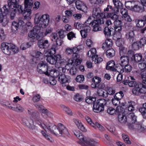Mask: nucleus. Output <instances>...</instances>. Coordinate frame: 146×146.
Listing matches in <instances>:
<instances>
[{
  "label": "nucleus",
  "instance_id": "f257e3e1",
  "mask_svg": "<svg viewBox=\"0 0 146 146\" xmlns=\"http://www.w3.org/2000/svg\"><path fill=\"white\" fill-rule=\"evenodd\" d=\"M19 0H9L8 5H5L3 7V13L5 15H8L10 11V9L17 8V11L19 13H22L23 8L21 5H19Z\"/></svg>",
  "mask_w": 146,
  "mask_h": 146
},
{
  "label": "nucleus",
  "instance_id": "f03ea898",
  "mask_svg": "<svg viewBox=\"0 0 146 146\" xmlns=\"http://www.w3.org/2000/svg\"><path fill=\"white\" fill-rule=\"evenodd\" d=\"M91 20V18H88L84 24L81 23L80 22H76L74 24V27L75 28L78 30L82 29L80 31V33L82 37L84 38H85L87 36L88 33L90 31L91 28L88 25V22Z\"/></svg>",
  "mask_w": 146,
  "mask_h": 146
},
{
  "label": "nucleus",
  "instance_id": "7ed1b4c3",
  "mask_svg": "<svg viewBox=\"0 0 146 146\" xmlns=\"http://www.w3.org/2000/svg\"><path fill=\"white\" fill-rule=\"evenodd\" d=\"M50 21V16L48 14H44L40 17L36 16L35 19L36 24H39L42 28L48 26Z\"/></svg>",
  "mask_w": 146,
  "mask_h": 146
},
{
  "label": "nucleus",
  "instance_id": "20e7f679",
  "mask_svg": "<svg viewBox=\"0 0 146 146\" xmlns=\"http://www.w3.org/2000/svg\"><path fill=\"white\" fill-rule=\"evenodd\" d=\"M24 12L23 13V16L25 20L27 21H29L31 19V9L32 7L33 3L29 2V0H25Z\"/></svg>",
  "mask_w": 146,
  "mask_h": 146
},
{
  "label": "nucleus",
  "instance_id": "39448f33",
  "mask_svg": "<svg viewBox=\"0 0 146 146\" xmlns=\"http://www.w3.org/2000/svg\"><path fill=\"white\" fill-rule=\"evenodd\" d=\"M57 131H56L55 135L66 137L68 136L69 133L67 128L63 125L59 123L57 128Z\"/></svg>",
  "mask_w": 146,
  "mask_h": 146
},
{
  "label": "nucleus",
  "instance_id": "423d86ee",
  "mask_svg": "<svg viewBox=\"0 0 146 146\" xmlns=\"http://www.w3.org/2000/svg\"><path fill=\"white\" fill-rule=\"evenodd\" d=\"M50 68L48 67L47 64L45 62L42 61L38 64L37 70L40 74H45L48 75L49 70Z\"/></svg>",
  "mask_w": 146,
  "mask_h": 146
},
{
  "label": "nucleus",
  "instance_id": "0eeeda50",
  "mask_svg": "<svg viewBox=\"0 0 146 146\" xmlns=\"http://www.w3.org/2000/svg\"><path fill=\"white\" fill-rule=\"evenodd\" d=\"M91 21V20L89 21V22H88V25L89 26L90 25H91L92 26L93 28V30L94 31H97L101 30L102 28L100 25L104 23V21L103 19H98L95 20L92 22L90 21Z\"/></svg>",
  "mask_w": 146,
  "mask_h": 146
},
{
  "label": "nucleus",
  "instance_id": "6e6552de",
  "mask_svg": "<svg viewBox=\"0 0 146 146\" xmlns=\"http://www.w3.org/2000/svg\"><path fill=\"white\" fill-rule=\"evenodd\" d=\"M11 104V102H7L5 104H3V105L7 108L17 111L23 112L24 111V108L20 104H13V106H10Z\"/></svg>",
  "mask_w": 146,
  "mask_h": 146
},
{
  "label": "nucleus",
  "instance_id": "1a4fd4ad",
  "mask_svg": "<svg viewBox=\"0 0 146 146\" xmlns=\"http://www.w3.org/2000/svg\"><path fill=\"white\" fill-rule=\"evenodd\" d=\"M132 92L133 94L137 96L145 94H146V85L142 84L136 85L133 88Z\"/></svg>",
  "mask_w": 146,
  "mask_h": 146
},
{
  "label": "nucleus",
  "instance_id": "9d476101",
  "mask_svg": "<svg viewBox=\"0 0 146 146\" xmlns=\"http://www.w3.org/2000/svg\"><path fill=\"white\" fill-rule=\"evenodd\" d=\"M39 124L38 125H40L45 131L49 130L52 134L55 135L57 131V127L54 124L50 123H46V125L42 124L41 123V124Z\"/></svg>",
  "mask_w": 146,
  "mask_h": 146
},
{
  "label": "nucleus",
  "instance_id": "9b49d317",
  "mask_svg": "<svg viewBox=\"0 0 146 146\" xmlns=\"http://www.w3.org/2000/svg\"><path fill=\"white\" fill-rule=\"evenodd\" d=\"M22 123L26 127L30 129L34 130L35 129V126L34 125L33 120L29 117L26 116L22 118Z\"/></svg>",
  "mask_w": 146,
  "mask_h": 146
},
{
  "label": "nucleus",
  "instance_id": "f8f14e48",
  "mask_svg": "<svg viewBox=\"0 0 146 146\" xmlns=\"http://www.w3.org/2000/svg\"><path fill=\"white\" fill-rule=\"evenodd\" d=\"M128 117L127 125L129 128L131 129H135L134 124H136L137 117L133 113L131 112L128 114Z\"/></svg>",
  "mask_w": 146,
  "mask_h": 146
},
{
  "label": "nucleus",
  "instance_id": "ddd939ff",
  "mask_svg": "<svg viewBox=\"0 0 146 146\" xmlns=\"http://www.w3.org/2000/svg\"><path fill=\"white\" fill-rule=\"evenodd\" d=\"M28 113L33 118L35 122L38 124H41V120L40 119L39 113L33 109L28 108L27 109Z\"/></svg>",
  "mask_w": 146,
  "mask_h": 146
},
{
  "label": "nucleus",
  "instance_id": "4468645a",
  "mask_svg": "<svg viewBox=\"0 0 146 146\" xmlns=\"http://www.w3.org/2000/svg\"><path fill=\"white\" fill-rule=\"evenodd\" d=\"M43 35L41 33L39 34H37L34 32L31 31L28 34L29 39L32 42H34L39 39L43 38Z\"/></svg>",
  "mask_w": 146,
  "mask_h": 146
},
{
  "label": "nucleus",
  "instance_id": "2eb2a0df",
  "mask_svg": "<svg viewBox=\"0 0 146 146\" xmlns=\"http://www.w3.org/2000/svg\"><path fill=\"white\" fill-rule=\"evenodd\" d=\"M7 48L9 52L6 54L10 55V54H15L18 52V48L13 44L11 43H7Z\"/></svg>",
  "mask_w": 146,
  "mask_h": 146
},
{
  "label": "nucleus",
  "instance_id": "dca6fc26",
  "mask_svg": "<svg viewBox=\"0 0 146 146\" xmlns=\"http://www.w3.org/2000/svg\"><path fill=\"white\" fill-rule=\"evenodd\" d=\"M61 58V56L59 54L54 56H48L46 58L47 61L52 64H56L57 61H59Z\"/></svg>",
  "mask_w": 146,
  "mask_h": 146
},
{
  "label": "nucleus",
  "instance_id": "f3484780",
  "mask_svg": "<svg viewBox=\"0 0 146 146\" xmlns=\"http://www.w3.org/2000/svg\"><path fill=\"white\" fill-rule=\"evenodd\" d=\"M82 142V145L83 146H87V145L91 143V145L93 146L95 143V141L92 139L90 140H85L84 138V136L82 133L77 137Z\"/></svg>",
  "mask_w": 146,
  "mask_h": 146
},
{
  "label": "nucleus",
  "instance_id": "a211bd4d",
  "mask_svg": "<svg viewBox=\"0 0 146 146\" xmlns=\"http://www.w3.org/2000/svg\"><path fill=\"white\" fill-rule=\"evenodd\" d=\"M135 35L133 31L127 32L125 35L126 39L130 42H133L135 40Z\"/></svg>",
  "mask_w": 146,
  "mask_h": 146
},
{
  "label": "nucleus",
  "instance_id": "6ab92c4d",
  "mask_svg": "<svg viewBox=\"0 0 146 146\" xmlns=\"http://www.w3.org/2000/svg\"><path fill=\"white\" fill-rule=\"evenodd\" d=\"M76 5L77 9L86 13L87 12V7L85 4L80 0L77 1L76 2Z\"/></svg>",
  "mask_w": 146,
  "mask_h": 146
},
{
  "label": "nucleus",
  "instance_id": "aec40b11",
  "mask_svg": "<svg viewBox=\"0 0 146 146\" xmlns=\"http://www.w3.org/2000/svg\"><path fill=\"white\" fill-rule=\"evenodd\" d=\"M103 13L100 9L96 8L93 10L92 15L94 18L100 19V18L102 17Z\"/></svg>",
  "mask_w": 146,
  "mask_h": 146
},
{
  "label": "nucleus",
  "instance_id": "412c9836",
  "mask_svg": "<svg viewBox=\"0 0 146 146\" xmlns=\"http://www.w3.org/2000/svg\"><path fill=\"white\" fill-rule=\"evenodd\" d=\"M48 75L47 76H50L52 77L57 78L61 74L60 71L58 69L56 70L53 68H50L49 70Z\"/></svg>",
  "mask_w": 146,
  "mask_h": 146
},
{
  "label": "nucleus",
  "instance_id": "4be33fe9",
  "mask_svg": "<svg viewBox=\"0 0 146 146\" xmlns=\"http://www.w3.org/2000/svg\"><path fill=\"white\" fill-rule=\"evenodd\" d=\"M8 20L6 16H4L1 9L0 8V23H1L4 27L7 25Z\"/></svg>",
  "mask_w": 146,
  "mask_h": 146
},
{
  "label": "nucleus",
  "instance_id": "5701e85b",
  "mask_svg": "<svg viewBox=\"0 0 146 146\" xmlns=\"http://www.w3.org/2000/svg\"><path fill=\"white\" fill-rule=\"evenodd\" d=\"M70 78L69 76L66 75L65 74H61L59 76L58 80L60 83L63 84L68 82Z\"/></svg>",
  "mask_w": 146,
  "mask_h": 146
},
{
  "label": "nucleus",
  "instance_id": "b1692460",
  "mask_svg": "<svg viewBox=\"0 0 146 146\" xmlns=\"http://www.w3.org/2000/svg\"><path fill=\"white\" fill-rule=\"evenodd\" d=\"M136 73L138 76H140L142 79V83L146 84V70H137L136 71Z\"/></svg>",
  "mask_w": 146,
  "mask_h": 146
},
{
  "label": "nucleus",
  "instance_id": "393cba45",
  "mask_svg": "<svg viewBox=\"0 0 146 146\" xmlns=\"http://www.w3.org/2000/svg\"><path fill=\"white\" fill-rule=\"evenodd\" d=\"M129 59L127 56H122L120 58L119 61V65L120 66L124 67L129 64Z\"/></svg>",
  "mask_w": 146,
  "mask_h": 146
},
{
  "label": "nucleus",
  "instance_id": "a878e982",
  "mask_svg": "<svg viewBox=\"0 0 146 146\" xmlns=\"http://www.w3.org/2000/svg\"><path fill=\"white\" fill-rule=\"evenodd\" d=\"M38 44L40 48H46L49 45L48 40H41L38 41Z\"/></svg>",
  "mask_w": 146,
  "mask_h": 146
},
{
  "label": "nucleus",
  "instance_id": "bb28decb",
  "mask_svg": "<svg viewBox=\"0 0 146 146\" xmlns=\"http://www.w3.org/2000/svg\"><path fill=\"white\" fill-rule=\"evenodd\" d=\"M113 45L112 40L111 39H107L102 45V48L104 50H106L108 48H111Z\"/></svg>",
  "mask_w": 146,
  "mask_h": 146
},
{
  "label": "nucleus",
  "instance_id": "cd10ccee",
  "mask_svg": "<svg viewBox=\"0 0 146 146\" xmlns=\"http://www.w3.org/2000/svg\"><path fill=\"white\" fill-rule=\"evenodd\" d=\"M20 24L18 22L13 21L12 23L11 30L12 32L14 34H16L17 33Z\"/></svg>",
  "mask_w": 146,
  "mask_h": 146
},
{
  "label": "nucleus",
  "instance_id": "c85d7f7f",
  "mask_svg": "<svg viewBox=\"0 0 146 146\" xmlns=\"http://www.w3.org/2000/svg\"><path fill=\"white\" fill-rule=\"evenodd\" d=\"M93 110L94 112L98 113L104 111V108L98 104L97 102L93 104Z\"/></svg>",
  "mask_w": 146,
  "mask_h": 146
},
{
  "label": "nucleus",
  "instance_id": "c756f323",
  "mask_svg": "<svg viewBox=\"0 0 146 146\" xmlns=\"http://www.w3.org/2000/svg\"><path fill=\"white\" fill-rule=\"evenodd\" d=\"M129 8L131 11L135 12L141 13L144 11L143 7H141L138 5H135L134 6L128 7Z\"/></svg>",
  "mask_w": 146,
  "mask_h": 146
},
{
  "label": "nucleus",
  "instance_id": "7c9ffc66",
  "mask_svg": "<svg viewBox=\"0 0 146 146\" xmlns=\"http://www.w3.org/2000/svg\"><path fill=\"white\" fill-rule=\"evenodd\" d=\"M96 50L95 48H92L88 51L87 55L89 57L92 58L93 61H94V58L96 57H98L97 55L96 54Z\"/></svg>",
  "mask_w": 146,
  "mask_h": 146
},
{
  "label": "nucleus",
  "instance_id": "2f4dec72",
  "mask_svg": "<svg viewBox=\"0 0 146 146\" xmlns=\"http://www.w3.org/2000/svg\"><path fill=\"white\" fill-rule=\"evenodd\" d=\"M115 63L113 60H111L109 61L107 63L106 68L107 70L114 71L115 70Z\"/></svg>",
  "mask_w": 146,
  "mask_h": 146
},
{
  "label": "nucleus",
  "instance_id": "473e14b6",
  "mask_svg": "<svg viewBox=\"0 0 146 146\" xmlns=\"http://www.w3.org/2000/svg\"><path fill=\"white\" fill-rule=\"evenodd\" d=\"M123 113L119 114L118 116V120L119 122L122 123L124 124L127 122V119L128 117H127Z\"/></svg>",
  "mask_w": 146,
  "mask_h": 146
},
{
  "label": "nucleus",
  "instance_id": "72a5a7b5",
  "mask_svg": "<svg viewBox=\"0 0 146 146\" xmlns=\"http://www.w3.org/2000/svg\"><path fill=\"white\" fill-rule=\"evenodd\" d=\"M142 55L141 54H136L131 57V59L132 61L138 62L142 60Z\"/></svg>",
  "mask_w": 146,
  "mask_h": 146
},
{
  "label": "nucleus",
  "instance_id": "f704fd0d",
  "mask_svg": "<svg viewBox=\"0 0 146 146\" xmlns=\"http://www.w3.org/2000/svg\"><path fill=\"white\" fill-rule=\"evenodd\" d=\"M114 29L112 28H109L108 27H105L104 30V33L106 37H108L111 35V32H113Z\"/></svg>",
  "mask_w": 146,
  "mask_h": 146
},
{
  "label": "nucleus",
  "instance_id": "c9c22d12",
  "mask_svg": "<svg viewBox=\"0 0 146 146\" xmlns=\"http://www.w3.org/2000/svg\"><path fill=\"white\" fill-rule=\"evenodd\" d=\"M135 129L138 130L139 132H142L144 131L145 128L142 124L140 123H137L134 124Z\"/></svg>",
  "mask_w": 146,
  "mask_h": 146
},
{
  "label": "nucleus",
  "instance_id": "e433bc0d",
  "mask_svg": "<svg viewBox=\"0 0 146 146\" xmlns=\"http://www.w3.org/2000/svg\"><path fill=\"white\" fill-rule=\"evenodd\" d=\"M106 54L108 57L111 58L115 56V52L113 49L110 48L107 50Z\"/></svg>",
  "mask_w": 146,
  "mask_h": 146
},
{
  "label": "nucleus",
  "instance_id": "4c0bfd02",
  "mask_svg": "<svg viewBox=\"0 0 146 146\" xmlns=\"http://www.w3.org/2000/svg\"><path fill=\"white\" fill-rule=\"evenodd\" d=\"M7 42H3L1 45V49L3 52L5 54H8L9 52L7 48Z\"/></svg>",
  "mask_w": 146,
  "mask_h": 146
},
{
  "label": "nucleus",
  "instance_id": "58836bf2",
  "mask_svg": "<svg viewBox=\"0 0 146 146\" xmlns=\"http://www.w3.org/2000/svg\"><path fill=\"white\" fill-rule=\"evenodd\" d=\"M143 108H139V110L141 113L144 118H146V103L143 105Z\"/></svg>",
  "mask_w": 146,
  "mask_h": 146
},
{
  "label": "nucleus",
  "instance_id": "ea45409f",
  "mask_svg": "<svg viewBox=\"0 0 146 146\" xmlns=\"http://www.w3.org/2000/svg\"><path fill=\"white\" fill-rule=\"evenodd\" d=\"M110 100L108 99L107 100L104 99H100L98 100L97 102L98 104L104 108V106L106 105L107 102H108Z\"/></svg>",
  "mask_w": 146,
  "mask_h": 146
},
{
  "label": "nucleus",
  "instance_id": "a19ab883",
  "mask_svg": "<svg viewBox=\"0 0 146 146\" xmlns=\"http://www.w3.org/2000/svg\"><path fill=\"white\" fill-rule=\"evenodd\" d=\"M138 64V67L140 69L139 70H145L144 69L146 68V61L145 60H141Z\"/></svg>",
  "mask_w": 146,
  "mask_h": 146
},
{
  "label": "nucleus",
  "instance_id": "79ce46f5",
  "mask_svg": "<svg viewBox=\"0 0 146 146\" xmlns=\"http://www.w3.org/2000/svg\"><path fill=\"white\" fill-rule=\"evenodd\" d=\"M41 132L43 136L47 140L50 142H53L54 141L53 139L50 136L46 134L45 132L42 130H41Z\"/></svg>",
  "mask_w": 146,
  "mask_h": 146
},
{
  "label": "nucleus",
  "instance_id": "37998d69",
  "mask_svg": "<svg viewBox=\"0 0 146 146\" xmlns=\"http://www.w3.org/2000/svg\"><path fill=\"white\" fill-rule=\"evenodd\" d=\"M96 100V98L95 97H88L86 98L85 101L87 103L90 104L94 103Z\"/></svg>",
  "mask_w": 146,
  "mask_h": 146
},
{
  "label": "nucleus",
  "instance_id": "c03bdc74",
  "mask_svg": "<svg viewBox=\"0 0 146 146\" xmlns=\"http://www.w3.org/2000/svg\"><path fill=\"white\" fill-rule=\"evenodd\" d=\"M116 112L119 113V114H125V109L122 106H118L116 108Z\"/></svg>",
  "mask_w": 146,
  "mask_h": 146
},
{
  "label": "nucleus",
  "instance_id": "a18cd8bd",
  "mask_svg": "<svg viewBox=\"0 0 146 146\" xmlns=\"http://www.w3.org/2000/svg\"><path fill=\"white\" fill-rule=\"evenodd\" d=\"M68 39L69 40H71L74 38H76V34L72 31H71L68 33L67 35Z\"/></svg>",
  "mask_w": 146,
  "mask_h": 146
},
{
  "label": "nucleus",
  "instance_id": "49530a36",
  "mask_svg": "<svg viewBox=\"0 0 146 146\" xmlns=\"http://www.w3.org/2000/svg\"><path fill=\"white\" fill-rule=\"evenodd\" d=\"M113 38L115 40H118L121 39L122 37V33L118 32H115L113 35Z\"/></svg>",
  "mask_w": 146,
  "mask_h": 146
},
{
  "label": "nucleus",
  "instance_id": "de8ad7c7",
  "mask_svg": "<svg viewBox=\"0 0 146 146\" xmlns=\"http://www.w3.org/2000/svg\"><path fill=\"white\" fill-rule=\"evenodd\" d=\"M62 108L63 110L68 115L71 116L72 115L71 110L68 107L64 106H62Z\"/></svg>",
  "mask_w": 146,
  "mask_h": 146
},
{
  "label": "nucleus",
  "instance_id": "09e8293b",
  "mask_svg": "<svg viewBox=\"0 0 146 146\" xmlns=\"http://www.w3.org/2000/svg\"><path fill=\"white\" fill-rule=\"evenodd\" d=\"M124 96L122 92H120L119 93H116L114 96V98L118 100H121Z\"/></svg>",
  "mask_w": 146,
  "mask_h": 146
},
{
  "label": "nucleus",
  "instance_id": "8fccbe9b",
  "mask_svg": "<svg viewBox=\"0 0 146 146\" xmlns=\"http://www.w3.org/2000/svg\"><path fill=\"white\" fill-rule=\"evenodd\" d=\"M107 111L108 113L111 115H114L116 113V110L112 107L108 108L107 110Z\"/></svg>",
  "mask_w": 146,
  "mask_h": 146
},
{
  "label": "nucleus",
  "instance_id": "3c124183",
  "mask_svg": "<svg viewBox=\"0 0 146 146\" xmlns=\"http://www.w3.org/2000/svg\"><path fill=\"white\" fill-rule=\"evenodd\" d=\"M65 31L62 29H60L58 33L59 37L61 39H63L66 36V34H65Z\"/></svg>",
  "mask_w": 146,
  "mask_h": 146
},
{
  "label": "nucleus",
  "instance_id": "603ef678",
  "mask_svg": "<svg viewBox=\"0 0 146 146\" xmlns=\"http://www.w3.org/2000/svg\"><path fill=\"white\" fill-rule=\"evenodd\" d=\"M42 115L44 116V114H46L48 117H51L52 116V113L46 109H43L42 110Z\"/></svg>",
  "mask_w": 146,
  "mask_h": 146
},
{
  "label": "nucleus",
  "instance_id": "864d4df0",
  "mask_svg": "<svg viewBox=\"0 0 146 146\" xmlns=\"http://www.w3.org/2000/svg\"><path fill=\"white\" fill-rule=\"evenodd\" d=\"M84 77L83 75L77 76L76 78V81L79 83H82L84 80Z\"/></svg>",
  "mask_w": 146,
  "mask_h": 146
},
{
  "label": "nucleus",
  "instance_id": "5fc2aeb1",
  "mask_svg": "<svg viewBox=\"0 0 146 146\" xmlns=\"http://www.w3.org/2000/svg\"><path fill=\"white\" fill-rule=\"evenodd\" d=\"M114 28L122 27V22L121 20L118 19L114 21Z\"/></svg>",
  "mask_w": 146,
  "mask_h": 146
},
{
  "label": "nucleus",
  "instance_id": "6e6d98bb",
  "mask_svg": "<svg viewBox=\"0 0 146 146\" xmlns=\"http://www.w3.org/2000/svg\"><path fill=\"white\" fill-rule=\"evenodd\" d=\"M41 27L40 25L39 26L36 25L34 27L32 31L34 32L35 33H37V34H39V33L42 31H40Z\"/></svg>",
  "mask_w": 146,
  "mask_h": 146
},
{
  "label": "nucleus",
  "instance_id": "4d7b16f0",
  "mask_svg": "<svg viewBox=\"0 0 146 146\" xmlns=\"http://www.w3.org/2000/svg\"><path fill=\"white\" fill-rule=\"evenodd\" d=\"M117 65V66H116L115 71H116L119 73H123L124 72L123 67Z\"/></svg>",
  "mask_w": 146,
  "mask_h": 146
},
{
  "label": "nucleus",
  "instance_id": "13d9d810",
  "mask_svg": "<svg viewBox=\"0 0 146 146\" xmlns=\"http://www.w3.org/2000/svg\"><path fill=\"white\" fill-rule=\"evenodd\" d=\"M145 24V22L143 20H139L137 24V27L139 28L143 27Z\"/></svg>",
  "mask_w": 146,
  "mask_h": 146
},
{
  "label": "nucleus",
  "instance_id": "bf43d9fd",
  "mask_svg": "<svg viewBox=\"0 0 146 146\" xmlns=\"http://www.w3.org/2000/svg\"><path fill=\"white\" fill-rule=\"evenodd\" d=\"M11 12L10 15V18L11 20L14 19L15 17L16 16V14L17 11V8H15Z\"/></svg>",
  "mask_w": 146,
  "mask_h": 146
},
{
  "label": "nucleus",
  "instance_id": "052dcab7",
  "mask_svg": "<svg viewBox=\"0 0 146 146\" xmlns=\"http://www.w3.org/2000/svg\"><path fill=\"white\" fill-rule=\"evenodd\" d=\"M141 45L140 44V42L138 43L137 42H134L132 44V47L135 50H136L138 49L139 48V47H142L143 46H141Z\"/></svg>",
  "mask_w": 146,
  "mask_h": 146
},
{
  "label": "nucleus",
  "instance_id": "680f3d73",
  "mask_svg": "<svg viewBox=\"0 0 146 146\" xmlns=\"http://www.w3.org/2000/svg\"><path fill=\"white\" fill-rule=\"evenodd\" d=\"M53 30V29L51 27L48 28L46 30L45 33H44L43 32H41L42 33L43 35V38L45 36L51 33Z\"/></svg>",
  "mask_w": 146,
  "mask_h": 146
},
{
  "label": "nucleus",
  "instance_id": "e2e57ef3",
  "mask_svg": "<svg viewBox=\"0 0 146 146\" xmlns=\"http://www.w3.org/2000/svg\"><path fill=\"white\" fill-rule=\"evenodd\" d=\"M92 82L96 84H99L101 82V79L98 77L95 76L92 79Z\"/></svg>",
  "mask_w": 146,
  "mask_h": 146
},
{
  "label": "nucleus",
  "instance_id": "0e129e2a",
  "mask_svg": "<svg viewBox=\"0 0 146 146\" xmlns=\"http://www.w3.org/2000/svg\"><path fill=\"white\" fill-rule=\"evenodd\" d=\"M85 118L88 123L91 126L94 127L96 128V126H95V123L92 122L91 118L88 116H86Z\"/></svg>",
  "mask_w": 146,
  "mask_h": 146
},
{
  "label": "nucleus",
  "instance_id": "69168bd1",
  "mask_svg": "<svg viewBox=\"0 0 146 146\" xmlns=\"http://www.w3.org/2000/svg\"><path fill=\"white\" fill-rule=\"evenodd\" d=\"M75 50H74V47L72 49L70 48H66L65 52L66 54L69 55L73 53L74 52H75Z\"/></svg>",
  "mask_w": 146,
  "mask_h": 146
},
{
  "label": "nucleus",
  "instance_id": "338daca9",
  "mask_svg": "<svg viewBox=\"0 0 146 146\" xmlns=\"http://www.w3.org/2000/svg\"><path fill=\"white\" fill-rule=\"evenodd\" d=\"M74 49L75 50V52H82L84 50V46L82 45H80L77 46L76 47L74 48Z\"/></svg>",
  "mask_w": 146,
  "mask_h": 146
},
{
  "label": "nucleus",
  "instance_id": "774afa93",
  "mask_svg": "<svg viewBox=\"0 0 146 146\" xmlns=\"http://www.w3.org/2000/svg\"><path fill=\"white\" fill-rule=\"evenodd\" d=\"M124 70L127 72H129L131 71L132 70V68L131 66L129 65L128 64L124 66Z\"/></svg>",
  "mask_w": 146,
  "mask_h": 146
}]
</instances>
